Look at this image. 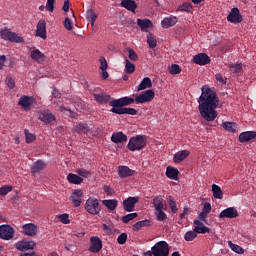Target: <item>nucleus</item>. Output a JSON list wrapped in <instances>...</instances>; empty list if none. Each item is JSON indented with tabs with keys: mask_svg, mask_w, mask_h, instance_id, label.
<instances>
[{
	"mask_svg": "<svg viewBox=\"0 0 256 256\" xmlns=\"http://www.w3.org/2000/svg\"><path fill=\"white\" fill-rule=\"evenodd\" d=\"M12 191H13V187L12 186L5 185V186H2L0 188V195H1V197H5V195H8Z\"/></svg>",
	"mask_w": 256,
	"mask_h": 256,
	"instance_id": "obj_49",
	"label": "nucleus"
},
{
	"mask_svg": "<svg viewBox=\"0 0 256 256\" xmlns=\"http://www.w3.org/2000/svg\"><path fill=\"white\" fill-rule=\"evenodd\" d=\"M153 99H155V92L153 90H146L136 96L135 103L141 105L143 103H149L150 101H153Z\"/></svg>",
	"mask_w": 256,
	"mask_h": 256,
	"instance_id": "obj_7",
	"label": "nucleus"
},
{
	"mask_svg": "<svg viewBox=\"0 0 256 256\" xmlns=\"http://www.w3.org/2000/svg\"><path fill=\"white\" fill-rule=\"evenodd\" d=\"M194 231H197L199 234L205 235V233H209L211 229L209 227L205 226L201 220H194Z\"/></svg>",
	"mask_w": 256,
	"mask_h": 256,
	"instance_id": "obj_26",
	"label": "nucleus"
},
{
	"mask_svg": "<svg viewBox=\"0 0 256 256\" xmlns=\"http://www.w3.org/2000/svg\"><path fill=\"white\" fill-rule=\"evenodd\" d=\"M59 220L63 223V225H69V223H71V220H69V214L67 213L60 215Z\"/></svg>",
	"mask_w": 256,
	"mask_h": 256,
	"instance_id": "obj_56",
	"label": "nucleus"
},
{
	"mask_svg": "<svg viewBox=\"0 0 256 256\" xmlns=\"http://www.w3.org/2000/svg\"><path fill=\"white\" fill-rule=\"evenodd\" d=\"M0 37L4 41H10V43H23V37L18 36L17 33L11 32L7 28L0 31Z\"/></svg>",
	"mask_w": 256,
	"mask_h": 256,
	"instance_id": "obj_5",
	"label": "nucleus"
},
{
	"mask_svg": "<svg viewBox=\"0 0 256 256\" xmlns=\"http://www.w3.org/2000/svg\"><path fill=\"white\" fill-rule=\"evenodd\" d=\"M222 127L230 133H235V131H237V124L233 122H223Z\"/></svg>",
	"mask_w": 256,
	"mask_h": 256,
	"instance_id": "obj_43",
	"label": "nucleus"
},
{
	"mask_svg": "<svg viewBox=\"0 0 256 256\" xmlns=\"http://www.w3.org/2000/svg\"><path fill=\"white\" fill-rule=\"evenodd\" d=\"M138 217L137 212L127 214L121 218V221L125 224L129 223V221H133V219H136Z\"/></svg>",
	"mask_w": 256,
	"mask_h": 256,
	"instance_id": "obj_48",
	"label": "nucleus"
},
{
	"mask_svg": "<svg viewBox=\"0 0 256 256\" xmlns=\"http://www.w3.org/2000/svg\"><path fill=\"white\" fill-rule=\"evenodd\" d=\"M117 171L120 179H127V177L135 175V170L129 168V166H118Z\"/></svg>",
	"mask_w": 256,
	"mask_h": 256,
	"instance_id": "obj_15",
	"label": "nucleus"
},
{
	"mask_svg": "<svg viewBox=\"0 0 256 256\" xmlns=\"http://www.w3.org/2000/svg\"><path fill=\"white\" fill-rule=\"evenodd\" d=\"M110 111L111 113H116V115H137V110H135V108H114Z\"/></svg>",
	"mask_w": 256,
	"mask_h": 256,
	"instance_id": "obj_25",
	"label": "nucleus"
},
{
	"mask_svg": "<svg viewBox=\"0 0 256 256\" xmlns=\"http://www.w3.org/2000/svg\"><path fill=\"white\" fill-rule=\"evenodd\" d=\"M191 9H193V7L191 6V3L185 2L178 7L177 11H186L187 13H189Z\"/></svg>",
	"mask_w": 256,
	"mask_h": 256,
	"instance_id": "obj_52",
	"label": "nucleus"
},
{
	"mask_svg": "<svg viewBox=\"0 0 256 256\" xmlns=\"http://www.w3.org/2000/svg\"><path fill=\"white\" fill-rule=\"evenodd\" d=\"M6 85L10 89H15V80L13 78H11V77H7L6 78Z\"/></svg>",
	"mask_w": 256,
	"mask_h": 256,
	"instance_id": "obj_61",
	"label": "nucleus"
},
{
	"mask_svg": "<svg viewBox=\"0 0 256 256\" xmlns=\"http://www.w3.org/2000/svg\"><path fill=\"white\" fill-rule=\"evenodd\" d=\"M147 146V136L145 135H136L135 137L130 138L127 148L129 151H141Z\"/></svg>",
	"mask_w": 256,
	"mask_h": 256,
	"instance_id": "obj_2",
	"label": "nucleus"
},
{
	"mask_svg": "<svg viewBox=\"0 0 256 256\" xmlns=\"http://www.w3.org/2000/svg\"><path fill=\"white\" fill-rule=\"evenodd\" d=\"M103 231L106 232L108 235H111L113 233V229L110 228V226H108L107 224H103Z\"/></svg>",
	"mask_w": 256,
	"mask_h": 256,
	"instance_id": "obj_64",
	"label": "nucleus"
},
{
	"mask_svg": "<svg viewBox=\"0 0 256 256\" xmlns=\"http://www.w3.org/2000/svg\"><path fill=\"white\" fill-rule=\"evenodd\" d=\"M112 143H127V135L123 132H114L111 136Z\"/></svg>",
	"mask_w": 256,
	"mask_h": 256,
	"instance_id": "obj_27",
	"label": "nucleus"
},
{
	"mask_svg": "<svg viewBox=\"0 0 256 256\" xmlns=\"http://www.w3.org/2000/svg\"><path fill=\"white\" fill-rule=\"evenodd\" d=\"M147 43L150 49H155L157 47V39H155V36L153 35V33L147 34Z\"/></svg>",
	"mask_w": 256,
	"mask_h": 256,
	"instance_id": "obj_44",
	"label": "nucleus"
},
{
	"mask_svg": "<svg viewBox=\"0 0 256 256\" xmlns=\"http://www.w3.org/2000/svg\"><path fill=\"white\" fill-rule=\"evenodd\" d=\"M76 173L80 175V177H84L86 179H88V177H91V172L85 169H78Z\"/></svg>",
	"mask_w": 256,
	"mask_h": 256,
	"instance_id": "obj_57",
	"label": "nucleus"
},
{
	"mask_svg": "<svg viewBox=\"0 0 256 256\" xmlns=\"http://www.w3.org/2000/svg\"><path fill=\"white\" fill-rule=\"evenodd\" d=\"M86 19H88L91 23V26L95 25V22L97 21V13L93 10H87L86 11Z\"/></svg>",
	"mask_w": 256,
	"mask_h": 256,
	"instance_id": "obj_41",
	"label": "nucleus"
},
{
	"mask_svg": "<svg viewBox=\"0 0 256 256\" xmlns=\"http://www.w3.org/2000/svg\"><path fill=\"white\" fill-rule=\"evenodd\" d=\"M166 177L173 181H177V179H179V170L173 166H168L166 168Z\"/></svg>",
	"mask_w": 256,
	"mask_h": 256,
	"instance_id": "obj_28",
	"label": "nucleus"
},
{
	"mask_svg": "<svg viewBox=\"0 0 256 256\" xmlns=\"http://www.w3.org/2000/svg\"><path fill=\"white\" fill-rule=\"evenodd\" d=\"M154 213L157 217V221H165V219H167V214L165 213V210H155Z\"/></svg>",
	"mask_w": 256,
	"mask_h": 256,
	"instance_id": "obj_50",
	"label": "nucleus"
},
{
	"mask_svg": "<svg viewBox=\"0 0 256 256\" xmlns=\"http://www.w3.org/2000/svg\"><path fill=\"white\" fill-rule=\"evenodd\" d=\"M153 87V83L151 82V78L145 77L141 83L137 87V91H143L145 89H149Z\"/></svg>",
	"mask_w": 256,
	"mask_h": 256,
	"instance_id": "obj_37",
	"label": "nucleus"
},
{
	"mask_svg": "<svg viewBox=\"0 0 256 256\" xmlns=\"http://www.w3.org/2000/svg\"><path fill=\"white\" fill-rule=\"evenodd\" d=\"M36 27L37 37H41V39H47V23L45 22V20H39Z\"/></svg>",
	"mask_w": 256,
	"mask_h": 256,
	"instance_id": "obj_18",
	"label": "nucleus"
},
{
	"mask_svg": "<svg viewBox=\"0 0 256 256\" xmlns=\"http://www.w3.org/2000/svg\"><path fill=\"white\" fill-rule=\"evenodd\" d=\"M189 155H191V152H189V150L178 151L174 154L173 161L176 164L183 163V161H185L187 157H189Z\"/></svg>",
	"mask_w": 256,
	"mask_h": 256,
	"instance_id": "obj_22",
	"label": "nucleus"
},
{
	"mask_svg": "<svg viewBox=\"0 0 256 256\" xmlns=\"http://www.w3.org/2000/svg\"><path fill=\"white\" fill-rule=\"evenodd\" d=\"M15 235V230L10 225H1L0 226V239L4 241H10Z\"/></svg>",
	"mask_w": 256,
	"mask_h": 256,
	"instance_id": "obj_8",
	"label": "nucleus"
},
{
	"mask_svg": "<svg viewBox=\"0 0 256 256\" xmlns=\"http://www.w3.org/2000/svg\"><path fill=\"white\" fill-rule=\"evenodd\" d=\"M121 7H124V9H127V11L135 13V9H137V3H135V0H122Z\"/></svg>",
	"mask_w": 256,
	"mask_h": 256,
	"instance_id": "obj_34",
	"label": "nucleus"
},
{
	"mask_svg": "<svg viewBox=\"0 0 256 256\" xmlns=\"http://www.w3.org/2000/svg\"><path fill=\"white\" fill-rule=\"evenodd\" d=\"M64 27L67 31H71L73 29V21L70 18H65Z\"/></svg>",
	"mask_w": 256,
	"mask_h": 256,
	"instance_id": "obj_59",
	"label": "nucleus"
},
{
	"mask_svg": "<svg viewBox=\"0 0 256 256\" xmlns=\"http://www.w3.org/2000/svg\"><path fill=\"white\" fill-rule=\"evenodd\" d=\"M170 75H179L181 73V66L178 64H172L170 69H169Z\"/></svg>",
	"mask_w": 256,
	"mask_h": 256,
	"instance_id": "obj_51",
	"label": "nucleus"
},
{
	"mask_svg": "<svg viewBox=\"0 0 256 256\" xmlns=\"http://www.w3.org/2000/svg\"><path fill=\"white\" fill-rule=\"evenodd\" d=\"M100 63H101V66H100V69L101 71H107V60H105V58H100Z\"/></svg>",
	"mask_w": 256,
	"mask_h": 256,
	"instance_id": "obj_63",
	"label": "nucleus"
},
{
	"mask_svg": "<svg viewBox=\"0 0 256 256\" xmlns=\"http://www.w3.org/2000/svg\"><path fill=\"white\" fill-rule=\"evenodd\" d=\"M38 119L40 121H43V123L49 124L53 123L57 118L55 117V114L51 113L50 110H41L38 112Z\"/></svg>",
	"mask_w": 256,
	"mask_h": 256,
	"instance_id": "obj_10",
	"label": "nucleus"
},
{
	"mask_svg": "<svg viewBox=\"0 0 256 256\" xmlns=\"http://www.w3.org/2000/svg\"><path fill=\"white\" fill-rule=\"evenodd\" d=\"M152 253L154 256H169V244L165 241L157 242L152 247Z\"/></svg>",
	"mask_w": 256,
	"mask_h": 256,
	"instance_id": "obj_6",
	"label": "nucleus"
},
{
	"mask_svg": "<svg viewBox=\"0 0 256 256\" xmlns=\"http://www.w3.org/2000/svg\"><path fill=\"white\" fill-rule=\"evenodd\" d=\"M154 211L167 210V204L161 196H156L152 200Z\"/></svg>",
	"mask_w": 256,
	"mask_h": 256,
	"instance_id": "obj_19",
	"label": "nucleus"
},
{
	"mask_svg": "<svg viewBox=\"0 0 256 256\" xmlns=\"http://www.w3.org/2000/svg\"><path fill=\"white\" fill-rule=\"evenodd\" d=\"M93 97L97 103H101L102 105L111 101V95L107 93L93 94Z\"/></svg>",
	"mask_w": 256,
	"mask_h": 256,
	"instance_id": "obj_29",
	"label": "nucleus"
},
{
	"mask_svg": "<svg viewBox=\"0 0 256 256\" xmlns=\"http://www.w3.org/2000/svg\"><path fill=\"white\" fill-rule=\"evenodd\" d=\"M139 202V197H128L123 201V209L128 213H131L135 209V204Z\"/></svg>",
	"mask_w": 256,
	"mask_h": 256,
	"instance_id": "obj_14",
	"label": "nucleus"
},
{
	"mask_svg": "<svg viewBox=\"0 0 256 256\" xmlns=\"http://www.w3.org/2000/svg\"><path fill=\"white\" fill-rule=\"evenodd\" d=\"M152 225H153V223L151 222V220L146 219V220L136 222L132 226V229H133V231H141V229H143V227H151Z\"/></svg>",
	"mask_w": 256,
	"mask_h": 256,
	"instance_id": "obj_35",
	"label": "nucleus"
},
{
	"mask_svg": "<svg viewBox=\"0 0 256 256\" xmlns=\"http://www.w3.org/2000/svg\"><path fill=\"white\" fill-rule=\"evenodd\" d=\"M212 193L214 199H223V190H221V187L219 185H212Z\"/></svg>",
	"mask_w": 256,
	"mask_h": 256,
	"instance_id": "obj_39",
	"label": "nucleus"
},
{
	"mask_svg": "<svg viewBox=\"0 0 256 256\" xmlns=\"http://www.w3.org/2000/svg\"><path fill=\"white\" fill-rule=\"evenodd\" d=\"M102 203L110 211H115V209H117L118 201L115 199L103 200Z\"/></svg>",
	"mask_w": 256,
	"mask_h": 256,
	"instance_id": "obj_38",
	"label": "nucleus"
},
{
	"mask_svg": "<svg viewBox=\"0 0 256 256\" xmlns=\"http://www.w3.org/2000/svg\"><path fill=\"white\" fill-rule=\"evenodd\" d=\"M22 231L24 235H28V237H35V235L38 233V228L37 225L28 223L22 226Z\"/></svg>",
	"mask_w": 256,
	"mask_h": 256,
	"instance_id": "obj_16",
	"label": "nucleus"
},
{
	"mask_svg": "<svg viewBox=\"0 0 256 256\" xmlns=\"http://www.w3.org/2000/svg\"><path fill=\"white\" fill-rule=\"evenodd\" d=\"M193 63L196 65H209V63H211V58L205 53H200L193 57Z\"/></svg>",
	"mask_w": 256,
	"mask_h": 256,
	"instance_id": "obj_17",
	"label": "nucleus"
},
{
	"mask_svg": "<svg viewBox=\"0 0 256 256\" xmlns=\"http://www.w3.org/2000/svg\"><path fill=\"white\" fill-rule=\"evenodd\" d=\"M30 57L36 61V63H43V61H45V54H43L39 49H34L31 52Z\"/></svg>",
	"mask_w": 256,
	"mask_h": 256,
	"instance_id": "obj_32",
	"label": "nucleus"
},
{
	"mask_svg": "<svg viewBox=\"0 0 256 256\" xmlns=\"http://www.w3.org/2000/svg\"><path fill=\"white\" fill-rule=\"evenodd\" d=\"M24 135L26 138V143H33V141L36 139L35 134L30 133L29 130H24Z\"/></svg>",
	"mask_w": 256,
	"mask_h": 256,
	"instance_id": "obj_53",
	"label": "nucleus"
},
{
	"mask_svg": "<svg viewBox=\"0 0 256 256\" xmlns=\"http://www.w3.org/2000/svg\"><path fill=\"white\" fill-rule=\"evenodd\" d=\"M128 57L130 61H139V55H137V52L131 48L128 49Z\"/></svg>",
	"mask_w": 256,
	"mask_h": 256,
	"instance_id": "obj_54",
	"label": "nucleus"
},
{
	"mask_svg": "<svg viewBox=\"0 0 256 256\" xmlns=\"http://www.w3.org/2000/svg\"><path fill=\"white\" fill-rule=\"evenodd\" d=\"M202 212L209 215L211 213V203H205Z\"/></svg>",
	"mask_w": 256,
	"mask_h": 256,
	"instance_id": "obj_62",
	"label": "nucleus"
},
{
	"mask_svg": "<svg viewBox=\"0 0 256 256\" xmlns=\"http://www.w3.org/2000/svg\"><path fill=\"white\" fill-rule=\"evenodd\" d=\"M35 245L36 243L33 241L19 242L16 244V249H18V251H29V249H33Z\"/></svg>",
	"mask_w": 256,
	"mask_h": 256,
	"instance_id": "obj_33",
	"label": "nucleus"
},
{
	"mask_svg": "<svg viewBox=\"0 0 256 256\" xmlns=\"http://www.w3.org/2000/svg\"><path fill=\"white\" fill-rule=\"evenodd\" d=\"M236 217H239V212L235 207L226 208L219 214L220 219H235Z\"/></svg>",
	"mask_w": 256,
	"mask_h": 256,
	"instance_id": "obj_12",
	"label": "nucleus"
},
{
	"mask_svg": "<svg viewBox=\"0 0 256 256\" xmlns=\"http://www.w3.org/2000/svg\"><path fill=\"white\" fill-rule=\"evenodd\" d=\"M178 21H179V18H177V16L171 15L169 17H165L161 21V26L163 27V29H169V27H175Z\"/></svg>",
	"mask_w": 256,
	"mask_h": 256,
	"instance_id": "obj_21",
	"label": "nucleus"
},
{
	"mask_svg": "<svg viewBox=\"0 0 256 256\" xmlns=\"http://www.w3.org/2000/svg\"><path fill=\"white\" fill-rule=\"evenodd\" d=\"M33 103H35V98L29 97V96H22L19 99L18 105H20V107L25 109V111H29V109H31V105H33Z\"/></svg>",
	"mask_w": 256,
	"mask_h": 256,
	"instance_id": "obj_20",
	"label": "nucleus"
},
{
	"mask_svg": "<svg viewBox=\"0 0 256 256\" xmlns=\"http://www.w3.org/2000/svg\"><path fill=\"white\" fill-rule=\"evenodd\" d=\"M198 233L199 232L195 231V229L186 232L185 235H184L185 241H193L194 239H197V234Z\"/></svg>",
	"mask_w": 256,
	"mask_h": 256,
	"instance_id": "obj_46",
	"label": "nucleus"
},
{
	"mask_svg": "<svg viewBox=\"0 0 256 256\" xmlns=\"http://www.w3.org/2000/svg\"><path fill=\"white\" fill-rule=\"evenodd\" d=\"M124 72H126L128 75H132V73H135V64L129 61V59L125 60Z\"/></svg>",
	"mask_w": 256,
	"mask_h": 256,
	"instance_id": "obj_42",
	"label": "nucleus"
},
{
	"mask_svg": "<svg viewBox=\"0 0 256 256\" xmlns=\"http://www.w3.org/2000/svg\"><path fill=\"white\" fill-rule=\"evenodd\" d=\"M67 181L72 183V185H81L83 178L77 174L70 173L67 175Z\"/></svg>",
	"mask_w": 256,
	"mask_h": 256,
	"instance_id": "obj_36",
	"label": "nucleus"
},
{
	"mask_svg": "<svg viewBox=\"0 0 256 256\" xmlns=\"http://www.w3.org/2000/svg\"><path fill=\"white\" fill-rule=\"evenodd\" d=\"M168 203H169V207L171 209V212L172 213H177V211H178L177 202L175 201V198H173V196L168 197Z\"/></svg>",
	"mask_w": 256,
	"mask_h": 256,
	"instance_id": "obj_47",
	"label": "nucleus"
},
{
	"mask_svg": "<svg viewBox=\"0 0 256 256\" xmlns=\"http://www.w3.org/2000/svg\"><path fill=\"white\" fill-rule=\"evenodd\" d=\"M117 243L119 245H125L127 243V233H122L117 238Z\"/></svg>",
	"mask_w": 256,
	"mask_h": 256,
	"instance_id": "obj_58",
	"label": "nucleus"
},
{
	"mask_svg": "<svg viewBox=\"0 0 256 256\" xmlns=\"http://www.w3.org/2000/svg\"><path fill=\"white\" fill-rule=\"evenodd\" d=\"M84 208L90 215H99L101 213V203L95 197H89L85 202Z\"/></svg>",
	"mask_w": 256,
	"mask_h": 256,
	"instance_id": "obj_3",
	"label": "nucleus"
},
{
	"mask_svg": "<svg viewBox=\"0 0 256 256\" xmlns=\"http://www.w3.org/2000/svg\"><path fill=\"white\" fill-rule=\"evenodd\" d=\"M103 249V241L98 236H92L90 238V253H99Z\"/></svg>",
	"mask_w": 256,
	"mask_h": 256,
	"instance_id": "obj_11",
	"label": "nucleus"
},
{
	"mask_svg": "<svg viewBox=\"0 0 256 256\" xmlns=\"http://www.w3.org/2000/svg\"><path fill=\"white\" fill-rule=\"evenodd\" d=\"M201 95L199 97L198 109L201 117L205 121H215L217 119L218 113L215 111L219 105V98L217 97V92L211 88H201Z\"/></svg>",
	"mask_w": 256,
	"mask_h": 256,
	"instance_id": "obj_1",
	"label": "nucleus"
},
{
	"mask_svg": "<svg viewBox=\"0 0 256 256\" xmlns=\"http://www.w3.org/2000/svg\"><path fill=\"white\" fill-rule=\"evenodd\" d=\"M256 137V131H246L242 132L239 135V141L240 143H247Z\"/></svg>",
	"mask_w": 256,
	"mask_h": 256,
	"instance_id": "obj_24",
	"label": "nucleus"
},
{
	"mask_svg": "<svg viewBox=\"0 0 256 256\" xmlns=\"http://www.w3.org/2000/svg\"><path fill=\"white\" fill-rule=\"evenodd\" d=\"M45 167H47V164H45V161L38 160V161L34 162L33 165L31 166V173H33V174L41 173V171H43V169H45Z\"/></svg>",
	"mask_w": 256,
	"mask_h": 256,
	"instance_id": "obj_31",
	"label": "nucleus"
},
{
	"mask_svg": "<svg viewBox=\"0 0 256 256\" xmlns=\"http://www.w3.org/2000/svg\"><path fill=\"white\" fill-rule=\"evenodd\" d=\"M228 245L230 249H232L234 253H238V255H243V253H245V250L241 246L233 244L231 241H228Z\"/></svg>",
	"mask_w": 256,
	"mask_h": 256,
	"instance_id": "obj_45",
	"label": "nucleus"
},
{
	"mask_svg": "<svg viewBox=\"0 0 256 256\" xmlns=\"http://www.w3.org/2000/svg\"><path fill=\"white\" fill-rule=\"evenodd\" d=\"M215 79L218 83H221V85H227V78H223V75L218 73L215 75Z\"/></svg>",
	"mask_w": 256,
	"mask_h": 256,
	"instance_id": "obj_60",
	"label": "nucleus"
},
{
	"mask_svg": "<svg viewBox=\"0 0 256 256\" xmlns=\"http://www.w3.org/2000/svg\"><path fill=\"white\" fill-rule=\"evenodd\" d=\"M227 21L234 23V25H237V23H241L243 21V16L241 15L239 8L234 7L231 9L227 16Z\"/></svg>",
	"mask_w": 256,
	"mask_h": 256,
	"instance_id": "obj_9",
	"label": "nucleus"
},
{
	"mask_svg": "<svg viewBox=\"0 0 256 256\" xmlns=\"http://www.w3.org/2000/svg\"><path fill=\"white\" fill-rule=\"evenodd\" d=\"M137 25L140 27L141 31H147V29H151V27H153V22L147 18H138Z\"/></svg>",
	"mask_w": 256,
	"mask_h": 256,
	"instance_id": "obj_30",
	"label": "nucleus"
},
{
	"mask_svg": "<svg viewBox=\"0 0 256 256\" xmlns=\"http://www.w3.org/2000/svg\"><path fill=\"white\" fill-rule=\"evenodd\" d=\"M90 129L87 124L79 123L74 125L72 133H78V135H87Z\"/></svg>",
	"mask_w": 256,
	"mask_h": 256,
	"instance_id": "obj_23",
	"label": "nucleus"
},
{
	"mask_svg": "<svg viewBox=\"0 0 256 256\" xmlns=\"http://www.w3.org/2000/svg\"><path fill=\"white\" fill-rule=\"evenodd\" d=\"M45 9L47 11H50V13H53V11L55 10V0H47Z\"/></svg>",
	"mask_w": 256,
	"mask_h": 256,
	"instance_id": "obj_55",
	"label": "nucleus"
},
{
	"mask_svg": "<svg viewBox=\"0 0 256 256\" xmlns=\"http://www.w3.org/2000/svg\"><path fill=\"white\" fill-rule=\"evenodd\" d=\"M228 67L231 71V73H235V75H239L243 71V66L239 63H230L228 64Z\"/></svg>",
	"mask_w": 256,
	"mask_h": 256,
	"instance_id": "obj_40",
	"label": "nucleus"
},
{
	"mask_svg": "<svg viewBox=\"0 0 256 256\" xmlns=\"http://www.w3.org/2000/svg\"><path fill=\"white\" fill-rule=\"evenodd\" d=\"M70 201L72 202L73 207H81L83 191L81 189L74 190L70 196Z\"/></svg>",
	"mask_w": 256,
	"mask_h": 256,
	"instance_id": "obj_13",
	"label": "nucleus"
},
{
	"mask_svg": "<svg viewBox=\"0 0 256 256\" xmlns=\"http://www.w3.org/2000/svg\"><path fill=\"white\" fill-rule=\"evenodd\" d=\"M132 103H135V98L125 96L120 99L110 101L109 105L112 107L111 109H125L128 105H132Z\"/></svg>",
	"mask_w": 256,
	"mask_h": 256,
	"instance_id": "obj_4",
	"label": "nucleus"
}]
</instances>
